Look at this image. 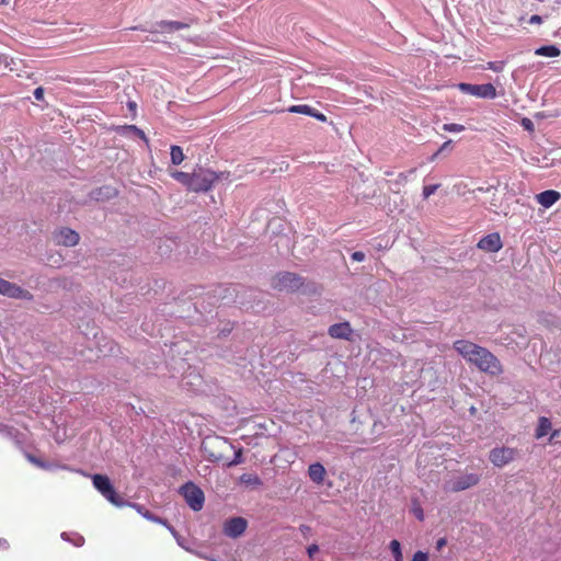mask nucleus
I'll return each instance as SVG.
<instances>
[{
  "mask_svg": "<svg viewBox=\"0 0 561 561\" xmlns=\"http://www.w3.org/2000/svg\"><path fill=\"white\" fill-rule=\"evenodd\" d=\"M454 348L482 373L499 376L504 371L500 359L492 352L471 341L458 340L454 342Z\"/></svg>",
  "mask_w": 561,
  "mask_h": 561,
  "instance_id": "f257e3e1",
  "label": "nucleus"
},
{
  "mask_svg": "<svg viewBox=\"0 0 561 561\" xmlns=\"http://www.w3.org/2000/svg\"><path fill=\"white\" fill-rule=\"evenodd\" d=\"M302 285V277L290 272L279 273L272 280L273 288L279 291H297Z\"/></svg>",
  "mask_w": 561,
  "mask_h": 561,
  "instance_id": "f03ea898",
  "label": "nucleus"
},
{
  "mask_svg": "<svg viewBox=\"0 0 561 561\" xmlns=\"http://www.w3.org/2000/svg\"><path fill=\"white\" fill-rule=\"evenodd\" d=\"M217 180L218 175L214 171L201 169L192 173L190 190L193 192H207Z\"/></svg>",
  "mask_w": 561,
  "mask_h": 561,
  "instance_id": "7ed1b4c3",
  "label": "nucleus"
},
{
  "mask_svg": "<svg viewBox=\"0 0 561 561\" xmlns=\"http://www.w3.org/2000/svg\"><path fill=\"white\" fill-rule=\"evenodd\" d=\"M93 486L112 504L119 505L121 497L112 485L107 476L104 474H93L91 476Z\"/></svg>",
  "mask_w": 561,
  "mask_h": 561,
  "instance_id": "20e7f679",
  "label": "nucleus"
},
{
  "mask_svg": "<svg viewBox=\"0 0 561 561\" xmlns=\"http://www.w3.org/2000/svg\"><path fill=\"white\" fill-rule=\"evenodd\" d=\"M181 494L183 495L186 503L193 511L198 512L203 508L204 501H205L204 493L194 483H192V482L185 483L181 488Z\"/></svg>",
  "mask_w": 561,
  "mask_h": 561,
  "instance_id": "39448f33",
  "label": "nucleus"
},
{
  "mask_svg": "<svg viewBox=\"0 0 561 561\" xmlns=\"http://www.w3.org/2000/svg\"><path fill=\"white\" fill-rule=\"evenodd\" d=\"M480 482V476L477 473L460 474L445 484V490L448 492H460L477 485Z\"/></svg>",
  "mask_w": 561,
  "mask_h": 561,
  "instance_id": "423d86ee",
  "label": "nucleus"
},
{
  "mask_svg": "<svg viewBox=\"0 0 561 561\" xmlns=\"http://www.w3.org/2000/svg\"><path fill=\"white\" fill-rule=\"evenodd\" d=\"M458 89L462 93H467L481 99H495L496 89L492 83L484 84H471V83H459Z\"/></svg>",
  "mask_w": 561,
  "mask_h": 561,
  "instance_id": "0eeeda50",
  "label": "nucleus"
},
{
  "mask_svg": "<svg viewBox=\"0 0 561 561\" xmlns=\"http://www.w3.org/2000/svg\"><path fill=\"white\" fill-rule=\"evenodd\" d=\"M516 456V450L510 447H497L493 448L490 451L489 459L490 461L499 468L504 467L514 460Z\"/></svg>",
  "mask_w": 561,
  "mask_h": 561,
  "instance_id": "6e6552de",
  "label": "nucleus"
},
{
  "mask_svg": "<svg viewBox=\"0 0 561 561\" xmlns=\"http://www.w3.org/2000/svg\"><path fill=\"white\" fill-rule=\"evenodd\" d=\"M0 294L15 299H33V295L28 290L3 278H0Z\"/></svg>",
  "mask_w": 561,
  "mask_h": 561,
  "instance_id": "1a4fd4ad",
  "label": "nucleus"
},
{
  "mask_svg": "<svg viewBox=\"0 0 561 561\" xmlns=\"http://www.w3.org/2000/svg\"><path fill=\"white\" fill-rule=\"evenodd\" d=\"M248 526V522L243 517H233L224 524V534L230 538L241 536Z\"/></svg>",
  "mask_w": 561,
  "mask_h": 561,
  "instance_id": "9d476101",
  "label": "nucleus"
},
{
  "mask_svg": "<svg viewBox=\"0 0 561 561\" xmlns=\"http://www.w3.org/2000/svg\"><path fill=\"white\" fill-rule=\"evenodd\" d=\"M477 247L485 252H497L502 249L503 243L497 232L489 233L480 239Z\"/></svg>",
  "mask_w": 561,
  "mask_h": 561,
  "instance_id": "9b49d317",
  "label": "nucleus"
},
{
  "mask_svg": "<svg viewBox=\"0 0 561 561\" xmlns=\"http://www.w3.org/2000/svg\"><path fill=\"white\" fill-rule=\"evenodd\" d=\"M55 239L58 244L65 247H75L79 243V233L70 228H62L55 233Z\"/></svg>",
  "mask_w": 561,
  "mask_h": 561,
  "instance_id": "f8f14e48",
  "label": "nucleus"
},
{
  "mask_svg": "<svg viewBox=\"0 0 561 561\" xmlns=\"http://www.w3.org/2000/svg\"><path fill=\"white\" fill-rule=\"evenodd\" d=\"M328 333L333 339H344V340L350 341L352 333H353V329H352L350 322L345 321V322L332 324L329 328Z\"/></svg>",
  "mask_w": 561,
  "mask_h": 561,
  "instance_id": "ddd939ff",
  "label": "nucleus"
},
{
  "mask_svg": "<svg viewBox=\"0 0 561 561\" xmlns=\"http://www.w3.org/2000/svg\"><path fill=\"white\" fill-rule=\"evenodd\" d=\"M560 193L554 190H547L536 195L537 202L545 208L551 207L560 199Z\"/></svg>",
  "mask_w": 561,
  "mask_h": 561,
  "instance_id": "4468645a",
  "label": "nucleus"
},
{
  "mask_svg": "<svg viewBox=\"0 0 561 561\" xmlns=\"http://www.w3.org/2000/svg\"><path fill=\"white\" fill-rule=\"evenodd\" d=\"M327 476V470L320 462L311 463L308 468V477L316 484H323Z\"/></svg>",
  "mask_w": 561,
  "mask_h": 561,
  "instance_id": "2eb2a0df",
  "label": "nucleus"
},
{
  "mask_svg": "<svg viewBox=\"0 0 561 561\" xmlns=\"http://www.w3.org/2000/svg\"><path fill=\"white\" fill-rule=\"evenodd\" d=\"M164 32H174L190 27V23L179 21H160L157 24Z\"/></svg>",
  "mask_w": 561,
  "mask_h": 561,
  "instance_id": "dca6fc26",
  "label": "nucleus"
},
{
  "mask_svg": "<svg viewBox=\"0 0 561 561\" xmlns=\"http://www.w3.org/2000/svg\"><path fill=\"white\" fill-rule=\"evenodd\" d=\"M535 54L545 57H558L561 54V50L554 45H547L536 49Z\"/></svg>",
  "mask_w": 561,
  "mask_h": 561,
  "instance_id": "f3484780",
  "label": "nucleus"
},
{
  "mask_svg": "<svg viewBox=\"0 0 561 561\" xmlns=\"http://www.w3.org/2000/svg\"><path fill=\"white\" fill-rule=\"evenodd\" d=\"M551 430V422L549 419L541 416L538 422V426L536 428V437L541 438L546 436Z\"/></svg>",
  "mask_w": 561,
  "mask_h": 561,
  "instance_id": "a211bd4d",
  "label": "nucleus"
},
{
  "mask_svg": "<svg viewBox=\"0 0 561 561\" xmlns=\"http://www.w3.org/2000/svg\"><path fill=\"white\" fill-rule=\"evenodd\" d=\"M171 161L174 165H179L183 162L184 160V153H183V150L180 146H171Z\"/></svg>",
  "mask_w": 561,
  "mask_h": 561,
  "instance_id": "6ab92c4d",
  "label": "nucleus"
},
{
  "mask_svg": "<svg viewBox=\"0 0 561 561\" xmlns=\"http://www.w3.org/2000/svg\"><path fill=\"white\" fill-rule=\"evenodd\" d=\"M172 178L182 183L183 185H185L190 190L192 174L182 171H175L172 173Z\"/></svg>",
  "mask_w": 561,
  "mask_h": 561,
  "instance_id": "aec40b11",
  "label": "nucleus"
},
{
  "mask_svg": "<svg viewBox=\"0 0 561 561\" xmlns=\"http://www.w3.org/2000/svg\"><path fill=\"white\" fill-rule=\"evenodd\" d=\"M241 481L248 485L260 486L262 485V480L256 474L245 473L241 476Z\"/></svg>",
  "mask_w": 561,
  "mask_h": 561,
  "instance_id": "412c9836",
  "label": "nucleus"
},
{
  "mask_svg": "<svg viewBox=\"0 0 561 561\" xmlns=\"http://www.w3.org/2000/svg\"><path fill=\"white\" fill-rule=\"evenodd\" d=\"M389 548L394 557V561H403L401 545L397 539L390 541Z\"/></svg>",
  "mask_w": 561,
  "mask_h": 561,
  "instance_id": "4be33fe9",
  "label": "nucleus"
},
{
  "mask_svg": "<svg viewBox=\"0 0 561 561\" xmlns=\"http://www.w3.org/2000/svg\"><path fill=\"white\" fill-rule=\"evenodd\" d=\"M123 129L125 130H129L131 131L134 135H136L137 137H139L141 140H144L147 145L149 144V139L147 138L146 134L144 133V130H141L140 128H138L136 125H125L122 127Z\"/></svg>",
  "mask_w": 561,
  "mask_h": 561,
  "instance_id": "5701e85b",
  "label": "nucleus"
},
{
  "mask_svg": "<svg viewBox=\"0 0 561 561\" xmlns=\"http://www.w3.org/2000/svg\"><path fill=\"white\" fill-rule=\"evenodd\" d=\"M144 517L149 519V520H152V522H156V523H160L164 526L168 527V529L173 534L175 535V530L172 526L168 525L167 520H163L162 518L160 517H157L154 516L152 513H150L149 511H146L145 513H142Z\"/></svg>",
  "mask_w": 561,
  "mask_h": 561,
  "instance_id": "b1692460",
  "label": "nucleus"
},
{
  "mask_svg": "<svg viewBox=\"0 0 561 561\" xmlns=\"http://www.w3.org/2000/svg\"><path fill=\"white\" fill-rule=\"evenodd\" d=\"M443 129L448 133H460V131L465 130V126L460 125V124L449 123V124H444Z\"/></svg>",
  "mask_w": 561,
  "mask_h": 561,
  "instance_id": "393cba45",
  "label": "nucleus"
},
{
  "mask_svg": "<svg viewBox=\"0 0 561 561\" xmlns=\"http://www.w3.org/2000/svg\"><path fill=\"white\" fill-rule=\"evenodd\" d=\"M309 110H310V106L307 105V104H301V105H291L289 108H288V112L290 113H298V114H305L307 115L309 113Z\"/></svg>",
  "mask_w": 561,
  "mask_h": 561,
  "instance_id": "a878e982",
  "label": "nucleus"
},
{
  "mask_svg": "<svg viewBox=\"0 0 561 561\" xmlns=\"http://www.w3.org/2000/svg\"><path fill=\"white\" fill-rule=\"evenodd\" d=\"M439 186H440V184L425 185L423 187L424 199H427L431 195H433Z\"/></svg>",
  "mask_w": 561,
  "mask_h": 561,
  "instance_id": "bb28decb",
  "label": "nucleus"
},
{
  "mask_svg": "<svg viewBox=\"0 0 561 561\" xmlns=\"http://www.w3.org/2000/svg\"><path fill=\"white\" fill-rule=\"evenodd\" d=\"M504 61H489L486 64V68L495 72H501L504 69Z\"/></svg>",
  "mask_w": 561,
  "mask_h": 561,
  "instance_id": "cd10ccee",
  "label": "nucleus"
},
{
  "mask_svg": "<svg viewBox=\"0 0 561 561\" xmlns=\"http://www.w3.org/2000/svg\"><path fill=\"white\" fill-rule=\"evenodd\" d=\"M26 458H27V460L30 462H32L33 465L37 466L38 468H42V469H47L48 468V465L46 462H44L43 460L36 458L35 456H33L31 454H27Z\"/></svg>",
  "mask_w": 561,
  "mask_h": 561,
  "instance_id": "c85d7f7f",
  "label": "nucleus"
},
{
  "mask_svg": "<svg viewBox=\"0 0 561 561\" xmlns=\"http://www.w3.org/2000/svg\"><path fill=\"white\" fill-rule=\"evenodd\" d=\"M307 115L311 116L320 122H327V116L324 114L320 113L319 111L314 110L311 106H310L309 113Z\"/></svg>",
  "mask_w": 561,
  "mask_h": 561,
  "instance_id": "c756f323",
  "label": "nucleus"
},
{
  "mask_svg": "<svg viewBox=\"0 0 561 561\" xmlns=\"http://www.w3.org/2000/svg\"><path fill=\"white\" fill-rule=\"evenodd\" d=\"M428 556L423 551H416L412 558V561H427Z\"/></svg>",
  "mask_w": 561,
  "mask_h": 561,
  "instance_id": "7c9ffc66",
  "label": "nucleus"
},
{
  "mask_svg": "<svg viewBox=\"0 0 561 561\" xmlns=\"http://www.w3.org/2000/svg\"><path fill=\"white\" fill-rule=\"evenodd\" d=\"M412 511H413L414 516L419 520H423L424 519V513H423V510H422V507L420 505H414Z\"/></svg>",
  "mask_w": 561,
  "mask_h": 561,
  "instance_id": "2f4dec72",
  "label": "nucleus"
},
{
  "mask_svg": "<svg viewBox=\"0 0 561 561\" xmlns=\"http://www.w3.org/2000/svg\"><path fill=\"white\" fill-rule=\"evenodd\" d=\"M366 255L362 251H356L352 254V260L356 262H363L365 260Z\"/></svg>",
  "mask_w": 561,
  "mask_h": 561,
  "instance_id": "473e14b6",
  "label": "nucleus"
},
{
  "mask_svg": "<svg viewBox=\"0 0 561 561\" xmlns=\"http://www.w3.org/2000/svg\"><path fill=\"white\" fill-rule=\"evenodd\" d=\"M34 98L37 100V101H43L44 100V89L42 87H38L34 90Z\"/></svg>",
  "mask_w": 561,
  "mask_h": 561,
  "instance_id": "72a5a7b5",
  "label": "nucleus"
},
{
  "mask_svg": "<svg viewBox=\"0 0 561 561\" xmlns=\"http://www.w3.org/2000/svg\"><path fill=\"white\" fill-rule=\"evenodd\" d=\"M319 551V547L317 545H310L307 549L308 556L312 558Z\"/></svg>",
  "mask_w": 561,
  "mask_h": 561,
  "instance_id": "f704fd0d",
  "label": "nucleus"
},
{
  "mask_svg": "<svg viewBox=\"0 0 561 561\" xmlns=\"http://www.w3.org/2000/svg\"><path fill=\"white\" fill-rule=\"evenodd\" d=\"M542 22V18L540 15H531L530 19L528 20V23L529 24H540Z\"/></svg>",
  "mask_w": 561,
  "mask_h": 561,
  "instance_id": "c9c22d12",
  "label": "nucleus"
},
{
  "mask_svg": "<svg viewBox=\"0 0 561 561\" xmlns=\"http://www.w3.org/2000/svg\"><path fill=\"white\" fill-rule=\"evenodd\" d=\"M241 462V450L236 455V458L229 463V466L238 465Z\"/></svg>",
  "mask_w": 561,
  "mask_h": 561,
  "instance_id": "e433bc0d",
  "label": "nucleus"
},
{
  "mask_svg": "<svg viewBox=\"0 0 561 561\" xmlns=\"http://www.w3.org/2000/svg\"><path fill=\"white\" fill-rule=\"evenodd\" d=\"M10 545L7 539L0 538V550H7L9 549Z\"/></svg>",
  "mask_w": 561,
  "mask_h": 561,
  "instance_id": "4c0bfd02",
  "label": "nucleus"
},
{
  "mask_svg": "<svg viewBox=\"0 0 561 561\" xmlns=\"http://www.w3.org/2000/svg\"><path fill=\"white\" fill-rule=\"evenodd\" d=\"M451 142H453V141H451L450 139H449V140H447V141H445V142L440 146V148L438 149V152H443V151L447 150V149L450 147Z\"/></svg>",
  "mask_w": 561,
  "mask_h": 561,
  "instance_id": "58836bf2",
  "label": "nucleus"
},
{
  "mask_svg": "<svg viewBox=\"0 0 561 561\" xmlns=\"http://www.w3.org/2000/svg\"><path fill=\"white\" fill-rule=\"evenodd\" d=\"M523 126L527 129H531L533 128V123L529 118H524L523 119Z\"/></svg>",
  "mask_w": 561,
  "mask_h": 561,
  "instance_id": "ea45409f",
  "label": "nucleus"
},
{
  "mask_svg": "<svg viewBox=\"0 0 561 561\" xmlns=\"http://www.w3.org/2000/svg\"><path fill=\"white\" fill-rule=\"evenodd\" d=\"M445 543H446V540H445L444 538H442V539H439V540L437 541V547H438V548H442Z\"/></svg>",
  "mask_w": 561,
  "mask_h": 561,
  "instance_id": "a19ab883",
  "label": "nucleus"
},
{
  "mask_svg": "<svg viewBox=\"0 0 561 561\" xmlns=\"http://www.w3.org/2000/svg\"><path fill=\"white\" fill-rule=\"evenodd\" d=\"M442 152H438V150L431 157V161H434Z\"/></svg>",
  "mask_w": 561,
  "mask_h": 561,
  "instance_id": "79ce46f5",
  "label": "nucleus"
},
{
  "mask_svg": "<svg viewBox=\"0 0 561 561\" xmlns=\"http://www.w3.org/2000/svg\"><path fill=\"white\" fill-rule=\"evenodd\" d=\"M82 541H83V538H82V537H80V538H79V541H78V542H76V545H77V546H79V545H81V542H82Z\"/></svg>",
  "mask_w": 561,
  "mask_h": 561,
  "instance_id": "37998d69",
  "label": "nucleus"
},
{
  "mask_svg": "<svg viewBox=\"0 0 561 561\" xmlns=\"http://www.w3.org/2000/svg\"><path fill=\"white\" fill-rule=\"evenodd\" d=\"M135 105H136L135 103H131V102L129 103L130 108H134Z\"/></svg>",
  "mask_w": 561,
  "mask_h": 561,
  "instance_id": "c03bdc74",
  "label": "nucleus"
}]
</instances>
